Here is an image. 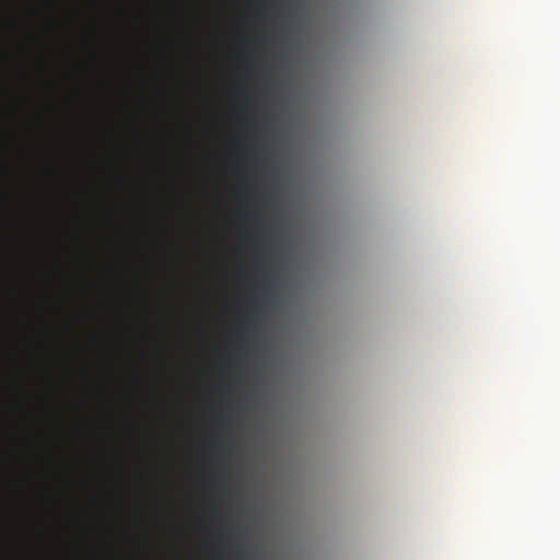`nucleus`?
<instances>
[{
  "label": "nucleus",
  "mask_w": 560,
  "mask_h": 560,
  "mask_svg": "<svg viewBox=\"0 0 560 560\" xmlns=\"http://www.w3.org/2000/svg\"><path fill=\"white\" fill-rule=\"evenodd\" d=\"M23 48H24V51H28V45L27 46L25 45Z\"/></svg>",
  "instance_id": "nucleus-8"
},
{
  "label": "nucleus",
  "mask_w": 560,
  "mask_h": 560,
  "mask_svg": "<svg viewBox=\"0 0 560 560\" xmlns=\"http://www.w3.org/2000/svg\"><path fill=\"white\" fill-rule=\"evenodd\" d=\"M38 62H39V66L42 68L43 67V58H42V56L38 57Z\"/></svg>",
  "instance_id": "nucleus-5"
},
{
  "label": "nucleus",
  "mask_w": 560,
  "mask_h": 560,
  "mask_svg": "<svg viewBox=\"0 0 560 560\" xmlns=\"http://www.w3.org/2000/svg\"><path fill=\"white\" fill-rule=\"evenodd\" d=\"M23 101H24V104H25V105H28L30 100H28L27 97H24V100H23Z\"/></svg>",
  "instance_id": "nucleus-6"
},
{
  "label": "nucleus",
  "mask_w": 560,
  "mask_h": 560,
  "mask_svg": "<svg viewBox=\"0 0 560 560\" xmlns=\"http://www.w3.org/2000/svg\"><path fill=\"white\" fill-rule=\"evenodd\" d=\"M35 40H36V38H35V36H34V35H30V36H28V43H30L31 45H33V44L35 43Z\"/></svg>",
  "instance_id": "nucleus-4"
},
{
  "label": "nucleus",
  "mask_w": 560,
  "mask_h": 560,
  "mask_svg": "<svg viewBox=\"0 0 560 560\" xmlns=\"http://www.w3.org/2000/svg\"><path fill=\"white\" fill-rule=\"evenodd\" d=\"M30 128H31L32 130H34V128H35V127H34V125H33V124H31V125H30Z\"/></svg>",
  "instance_id": "nucleus-9"
},
{
  "label": "nucleus",
  "mask_w": 560,
  "mask_h": 560,
  "mask_svg": "<svg viewBox=\"0 0 560 560\" xmlns=\"http://www.w3.org/2000/svg\"><path fill=\"white\" fill-rule=\"evenodd\" d=\"M21 75L23 78L24 81L26 82H30L31 80V73L28 70L24 69L22 72H21Z\"/></svg>",
  "instance_id": "nucleus-3"
},
{
  "label": "nucleus",
  "mask_w": 560,
  "mask_h": 560,
  "mask_svg": "<svg viewBox=\"0 0 560 560\" xmlns=\"http://www.w3.org/2000/svg\"><path fill=\"white\" fill-rule=\"evenodd\" d=\"M30 155H31V152H30V151H26V152H25V156H26V158H30Z\"/></svg>",
  "instance_id": "nucleus-7"
},
{
  "label": "nucleus",
  "mask_w": 560,
  "mask_h": 560,
  "mask_svg": "<svg viewBox=\"0 0 560 560\" xmlns=\"http://www.w3.org/2000/svg\"><path fill=\"white\" fill-rule=\"evenodd\" d=\"M250 322H252V320H250V318H247V317H246V318H243V320H242V324H243V325H242V328L240 329V334H238V339H240V340H242V339H243V334H242L243 328L245 327V325L250 324Z\"/></svg>",
  "instance_id": "nucleus-2"
},
{
  "label": "nucleus",
  "mask_w": 560,
  "mask_h": 560,
  "mask_svg": "<svg viewBox=\"0 0 560 560\" xmlns=\"http://www.w3.org/2000/svg\"><path fill=\"white\" fill-rule=\"evenodd\" d=\"M27 18L30 20H35L37 18V11L35 8H33V7L27 8Z\"/></svg>",
  "instance_id": "nucleus-1"
}]
</instances>
